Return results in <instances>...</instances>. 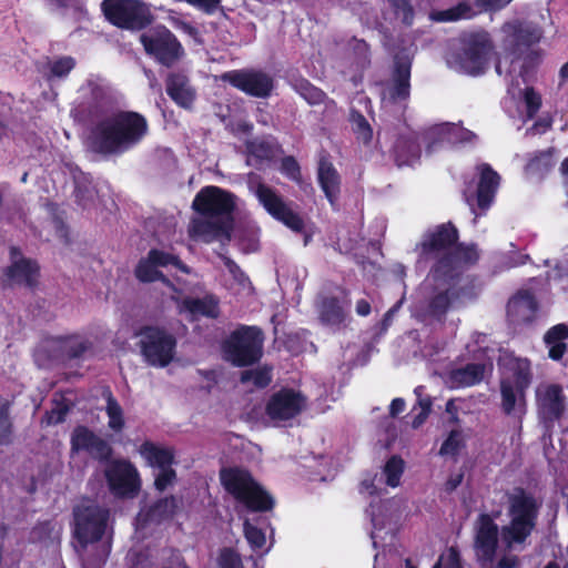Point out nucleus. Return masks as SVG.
<instances>
[{
    "label": "nucleus",
    "instance_id": "nucleus-1",
    "mask_svg": "<svg viewBox=\"0 0 568 568\" xmlns=\"http://www.w3.org/2000/svg\"><path fill=\"white\" fill-rule=\"evenodd\" d=\"M236 195L216 185L203 186L194 196L186 233L195 243L230 244L235 232Z\"/></svg>",
    "mask_w": 568,
    "mask_h": 568
},
{
    "label": "nucleus",
    "instance_id": "nucleus-2",
    "mask_svg": "<svg viewBox=\"0 0 568 568\" xmlns=\"http://www.w3.org/2000/svg\"><path fill=\"white\" fill-rule=\"evenodd\" d=\"M148 132L149 123L143 114L119 110L90 128L87 146L102 156L119 155L140 144Z\"/></svg>",
    "mask_w": 568,
    "mask_h": 568
},
{
    "label": "nucleus",
    "instance_id": "nucleus-3",
    "mask_svg": "<svg viewBox=\"0 0 568 568\" xmlns=\"http://www.w3.org/2000/svg\"><path fill=\"white\" fill-rule=\"evenodd\" d=\"M509 523L500 528L501 542L507 549L524 545L535 530L541 503L521 487L506 494Z\"/></svg>",
    "mask_w": 568,
    "mask_h": 568
},
{
    "label": "nucleus",
    "instance_id": "nucleus-4",
    "mask_svg": "<svg viewBox=\"0 0 568 568\" xmlns=\"http://www.w3.org/2000/svg\"><path fill=\"white\" fill-rule=\"evenodd\" d=\"M500 373L501 409L511 415L516 409L524 410L526 405V389L532 382L530 362L527 358L516 357L511 353H504L498 359Z\"/></svg>",
    "mask_w": 568,
    "mask_h": 568
},
{
    "label": "nucleus",
    "instance_id": "nucleus-5",
    "mask_svg": "<svg viewBox=\"0 0 568 568\" xmlns=\"http://www.w3.org/2000/svg\"><path fill=\"white\" fill-rule=\"evenodd\" d=\"M390 486V457H386L381 476L366 473L359 483V493L373 497L369 503V515L373 524L372 539L376 547L378 540H385L390 530L387 525L390 523V504L387 498V487Z\"/></svg>",
    "mask_w": 568,
    "mask_h": 568
},
{
    "label": "nucleus",
    "instance_id": "nucleus-6",
    "mask_svg": "<svg viewBox=\"0 0 568 568\" xmlns=\"http://www.w3.org/2000/svg\"><path fill=\"white\" fill-rule=\"evenodd\" d=\"M224 361L234 367H250L261 362L264 354V333L258 326L239 325L222 342Z\"/></svg>",
    "mask_w": 568,
    "mask_h": 568
},
{
    "label": "nucleus",
    "instance_id": "nucleus-7",
    "mask_svg": "<svg viewBox=\"0 0 568 568\" xmlns=\"http://www.w3.org/2000/svg\"><path fill=\"white\" fill-rule=\"evenodd\" d=\"M135 336L140 337L138 345L148 365L164 368L174 359L178 341L165 327L142 325Z\"/></svg>",
    "mask_w": 568,
    "mask_h": 568
},
{
    "label": "nucleus",
    "instance_id": "nucleus-8",
    "mask_svg": "<svg viewBox=\"0 0 568 568\" xmlns=\"http://www.w3.org/2000/svg\"><path fill=\"white\" fill-rule=\"evenodd\" d=\"M145 465L153 470V487L163 493L173 487L178 481V473L174 469L176 450L173 446L144 440L138 449Z\"/></svg>",
    "mask_w": 568,
    "mask_h": 568
},
{
    "label": "nucleus",
    "instance_id": "nucleus-9",
    "mask_svg": "<svg viewBox=\"0 0 568 568\" xmlns=\"http://www.w3.org/2000/svg\"><path fill=\"white\" fill-rule=\"evenodd\" d=\"M101 10L105 19L122 30L141 31L154 21V14L142 0H103Z\"/></svg>",
    "mask_w": 568,
    "mask_h": 568
},
{
    "label": "nucleus",
    "instance_id": "nucleus-10",
    "mask_svg": "<svg viewBox=\"0 0 568 568\" xmlns=\"http://www.w3.org/2000/svg\"><path fill=\"white\" fill-rule=\"evenodd\" d=\"M72 536L81 550L99 542L105 534L110 511L98 504L78 505L72 510Z\"/></svg>",
    "mask_w": 568,
    "mask_h": 568
},
{
    "label": "nucleus",
    "instance_id": "nucleus-11",
    "mask_svg": "<svg viewBox=\"0 0 568 568\" xmlns=\"http://www.w3.org/2000/svg\"><path fill=\"white\" fill-rule=\"evenodd\" d=\"M140 43L148 57L169 69L176 65L185 55L181 41L163 24L143 32L140 36Z\"/></svg>",
    "mask_w": 568,
    "mask_h": 568
},
{
    "label": "nucleus",
    "instance_id": "nucleus-12",
    "mask_svg": "<svg viewBox=\"0 0 568 568\" xmlns=\"http://www.w3.org/2000/svg\"><path fill=\"white\" fill-rule=\"evenodd\" d=\"M494 49L495 45L488 32L466 33L460 38V50L455 57V63L468 74H479L484 71Z\"/></svg>",
    "mask_w": 568,
    "mask_h": 568
},
{
    "label": "nucleus",
    "instance_id": "nucleus-13",
    "mask_svg": "<svg viewBox=\"0 0 568 568\" xmlns=\"http://www.w3.org/2000/svg\"><path fill=\"white\" fill-rule=\"evenodd\" d=\"M41 267L38 261L26 257L22 251H10L9 264L0 268L2 290L24 287L36 291L40 284Z\"/></svg>",
    "mask_w": 568,
    "mask_h": 568
},
{
    "label": "nucleus",
    "instance_id": "nucleus-14",
    "mask_svg": "<svg viewBox=\"0 0 568 568\" xmlns=\"http://www.w3.org/2000/svg\"><path fill=\"white\" fill-rule=\"evenodd\" d=\"M109 490L116 497L133 498L141 489V478L136 467L124 458L113 459L104 468Z\"/></svg>",
    "mask_w": 568,
    "mask_h": 568
},
{
    "label": "nucleus",
    "instance_id": "nucleus-15",
    "mask_svg": "<svg viewBox=\"0 0 568 568\" xmlns=\"http://www.w3.org/2000/svg\"><path fill=\"white\" fill-rule=\"evenodd\" d=\"M255 196L263 209L276 221L294 232H302L305 223L303 217L295 212L276 190L265 183H258Z\"/></svg>",
    "mask_w": 568,
    "mask_h": 568
},
{
    "label": "nucleus",
    "instance_id": "nucleus-16",
    "mask_svg": "<svg viewBox=\"0 0 568 568\" xmlns=\"http://www.w3.org/2000/svg\"><path fill=\"white\" fill-rule=\"evenodd\" d=\"M223 82L254 98H268L274 90V79L257 69H239L224 72Z\"/></svg>",
    "mask_w": 568,
    "mask_h": 568
},
{
    "label": "nucleus",
    "instance_id": "nucleus-17",
    "mask_svg": "<svg viewBox=\"0 0 568 568\" xmlns=\"http://www.w3.org/2000/svg\"><path fill=\"white\" fill-rule=\"evenodd\" d=\"M474 530L476 557L483 568H485L487 564H491L495 558L500 530L498 525L494 521L493 516L488 514L478 516L474 525Z\"/></svg>",
    "mask_w": 568,
    "mask_h": 568
},
{
    "label": "nucleus",
    "instance_id": "nucleus-18",
    "mask_svg": "<svg viewBox=\"0 0 568 568\" xmlns=\"http://www.w3.org/2000/svg\"><path fill=\"white\" fill-rule=\"evenodd\" d=\"M305 403L306 398L300 392L283 387L270 396L265 414L273 422H286L300 415Z\"/></svg>",
    "mask_w": 568,
    "mask_h": 568
},
{
    "label": "nucleus",
    "instance_id": "nucleus-19",
    "mask_svg": "<svg viewBox=\"0 0 568 568\" xmlns=\"http://www.w3.org/2000/svg\"><path fill=\"white\" fill-rule=\"evenodd\" d=\"M149 257L141 260L135 267V277L142 283H152L161 281L165 285L170 284V280L158 270L159 266H166L168 264H174L182 272L189 274L190 270L186 265L182 264L178 257L165 254L164 251H149Z\"/></svg>",
    "mask_w": 568,
    "mask_h": 568
},
{
    "label": "nucleus",
    "instance_id": "nucleus-20",
    "mask_svg": "<svg viewBox=\"0 0 568 568\" xmlns=\"http://www.w3.org/2000/svg\"><path fill=\"white\" fill-rule=\"evenodd\" d=\"M536 402L539 417L551 423L561 417L565 410L564 389L558 384L542 383L536 388Z\"/></svg>",
    "mask_w": 568,
    "mask_h": 568
},
{
    "label": "nucleus",
    "instance_id": "nucleus-21",
    "mask_svg": "<svg viewBox=\"0 0 568 568\" xmlns=\"http://www.w3.org/2000/svg\"><path fill=\"white\" fill-rule=\"evenodd\" d=\"M317 181L334 210H337L341 193V175L327 152H322L317 163Z\"/></svg>",
    "mask_w": 568,
    "mask_h": 568
},
{
    "label": "nucleus",
    "instance_id": "nucleus-22",
    "mask_svg": "<svg viewBox=\"0 0 568 568\" xmlns=\"http://www.w3.org/2000/svg\"><path fill=\"white\" fill-rule=\"evenodd\" d=\"M220 480L224 489L239 503L256 484L248 470L239 467L221 469Z\"/></svg>",
    "mask_w": 568,
    "mask_h": 568
},
{
    "label": "nucleus",
    "instance_id": "nucleus-23",
    "mask_svg": "<svg viewBox=\"0 0 568 568\" xmlns=\"http://www.w3.org/2000/svg\"><path fill=\"white\" fill-rule=\"evenodd\" d=\"M412 55L406 51L396 54L393 65V100L409 97Z\"/></svg>",
    "mask_w": 568,
    "mask_h": 568
},
{
    "label": "nucleus",
    "instance_id": "nucleus-24",
    "mask_svg": "<svg viewBox=\"0 0 568 568\" xmlns=\"http://www.w3.org/2000/svg\"><path fill=\"white\" fill-rule=\"evenodd\" d=\"M318 318L323 325L334 329H341L346 326L348 313L346 307L336 296H325L317 306Z\"/></svg>",
    "mask_w": 568,
    "mask_h": 568
},
{
    "label": "nucleus",
    "instance_id": "nucleus-25",
    "mask_svg": "<svg viewBox=\"0 0 568 568\" xmlns=\"http://www.w3.org/2000/svg\"><path fill=\"white\" fill-rule=\"evenodd\" d=\"M180 508V499L174 495L159 498L141 514L144 524H161L174 517Z\"/></svg>",
    "mask_w": 568,
    "mask_h": 568
},
{
    "label": "nucleus",
    "instance_id": "nucleus-26",
    "mask_svg": "<svg viewBox=\"0 0 568 568\" xmlns=\"http://www.w3.org/2000/svg\"><path fill=\"white\" fill-rule=\"evenodd\" d=\"M537 312V302L535 297L523 292L513 297L508 303V317L514 324L530 323Z\"/></svg>",
    "mask_w": 568,
    "mask_h": 568
},
{
    "label": "nucleus",
    "instance_id": "nucleus-27",
    "mask_svg": "<svg viewBox=\"0 0 568 568\" xmlns=\"http://www.w3.org/2000/svg\"><path fill=\"white\" fill-rule=\"evenodd\" d=\"M168 95L180 106L189 108L194 93L189 85V78L182 72H172L165 79Z\"/></svg>",
    "mask_w": 568,
    "mask_h": 568
},
{
    "label": "nucleus",
    "instance_id": "nucleus-28",
    "mask_svg": "<svg viewBox=\"0 0 568 568\" xmlns=\"http://www.w3.org/2000/svg\"><path fill=\"white\" fill-rule=\"evenodd\" d=\"M181 306L190 314L191 321L200 316L215 320L220 315L219 300L212 294L204 297H185Z\"/></svg>",
    "mask_w": 568,
    "mask_h": 568
},
{
    "label": "nucleus",
    "instance_id": "nucleus-29",
    "mask_svg": "<svg viewBox=\"0 0 568 568\" xmlns=\"http://www.w3.org/2000/svg\"><path fill=\"white\" fill-rule=\"evenodd\" d=\"M480 180L477 189V203L481 210L487 209L499 184V175L487 164L479 166Z\"/></svg>",
    "mask_w": 568,
    "mask_h": 568
},
{
    "label": "nucleus",
    "instance_id": "nucleus-30",
    "mask_svg": "<svg viewBox=\"0 0 568 568\" xmlns=\"http://www.w3.org/2000/svg\"><path fill=\"white\" fill-rule=\"evenodd\" d=\"M568 338V326L558 324L548 329L544 336V342L548 347V356L552 361H560L568 349L566 339Z\"/></svg>",
    "mask_w": 568,
    "mask_h": 568
},
{
    "label": "nucleus",
    "instance_id": "nucleus-31",
    "mask_svg": "<svg viewBox=\"0 0 568 568\" xmlns=\"http://www.w3.org/2000/svg\"><path fill=\"white\" fill-rule=\"evenodd\" d=\"M458 234L450 223L437 226L423 242V248H450L457 243Z\"/></svg>",
    "mask_w": 568,
    "mask_h": 568
},
{
    "label": "nucleus",
    "instance_id": "nucleus-32",
    "mask_svg": "<svg viewBox=\"0 0 568 568\" xmlns=\"http://www.w3.org/2000/svg\"><path fill=\"white\" fill-rule=\"evenodd\" d=\"M240 504L244 505L250 511L265 513L272 510L275 503L273 497L256 483Z\"/></svg>",
    "mask_w": 568,
    "mask_h": 568
},
{
    "label": "nucleus",
    "instance_id": "nucleus-33",
    "mask_svg": "<svg viewBox=\"0 0 568 568\" xmlns=\"http://www.w3.org/2000/svg\"><path fill=\"white\" fill-rule=\"evenodd\" d=\"M485 367L480 364H468L463 368L452 371L448 383L452 387H464L479 383L484 377Z\"/></svg>",
    "mask_w": 568,
    "mask_h": 568
},
{
    "label": "nucleus",
    "instance_id": "nucleus-34",
    "mask_svg": "<svg viewBox=\"0 0 568 568\" xmlns=\"http://www.w3.org/2000/svg\"><path fill=\"white\" fill-rule=\"evenodd\" d=\"M470 252L474 253V260H477L476 251H449L440 261L437 266L433 271V277L435 280L444 278V277H453L452 272L454 270H458L460 261L465 257V255Z\"/></svg>",
    "mask_w": 568,
    "mask_h": 568
},
{
    "label": "nucleus",
    "instance_id": "nucleus-35",
    "mask_svg": "<svg viewBox=\"0 0 568 568\" xmlns=\"http://www.w3.org/2000/svg\"><path fill=\"white\" fill-rule=\"evenodd\" d=\"M12 403L0 400V447L10 446L14 439V422L11 415Z\"/></svg>",
    "mask_w": 568,
    "mask_h": 568
},
{
    "label": "nucleus",
    "instance_id": "nucleus-36",
    "mask_svg": "<svg viewBox=\"0 0 568 568\" xmlns=\"http://www.w3.org/2000/svg\"><path fill=\"white\" fill-rule=\"evenodd\" d=\"M98 436L93 430L84 425H78L71 433L70 445L72 453L85 452L93 446Z\"/></svg>",
    "mask_w": 568,
    "mask_h": 568
},
{
    "label": "nucleus",
    "instance_id": "nucleus-37",
    "mask_svg": "<svg viewBox=\"0 0 568 568\" xmlns=\"http://www.w3.org/2000/svg\"><path fill=\"white\" fill-rule=\"evenodd\" d=\"M429 135L447 136L450 142H469L475 138V134L469 130L460 128L455 124L444 123L432 128L428 131Z\"/></svg>",
    "mask_w": 568,
    "mask_h": 568
},
{
    "label": "nucleus",
    "instance_id": "nucleus-38",
    "mask_svg": "<svg viewBox=\"0 0 568 568\" xmlns=\"http://www.w3.org/2000/svg\"><path fill=\"white\" fill-rule=\"evenodd\" d=\"M294 90L310 104L318 105L326 101L327 94L306 79L297 80L293 84Z\"/></svg>",
    "mask_w": 568,
    "mask_h": 568
},
{
    "label": "nucleus",
    "instance_id": "nucleus-39",
    "mask_svg": "<svg viewBox=\"0 0 568 568\" xmlns=\"http://www.w3.org/2000/svg\"><path fill=\"white\" fill-rule=\"evenodd\" d=\"M272 367L264 365L254 369H245L240 374L242 384L253 383L257 388H266L272 383Z\"/></svg>",
    "mask_w": 568,
    "mask_h": 568
},
{
    "label": "nucleus",
    "instance_id": "nucleus-40",
    "mask_svg": "<svg viewBox=\"0 0 568 568\" xmlns=\"http://www.w3.org/2000/svg\"><path fill=\"white\" fill-rule=\"evenodd\" d=\"M105 412L109 417V428L115 433L122 432L125 425L123 409L111 390H108Z\"/></svg>",
    "mask_w": 568,
    "mask_h": 568
},
{
    "label": "nucleus",
    "instance_id": "nucleus-41",
    "mask_svg": "<svg viewBox=\"0 0 568 568\" xmlns=\"http://www.w3.org/2000/svg\"><path fill=\"white\" fill-rule=\"evenodd\" d=\"M397 163L398 165L408 163L410 160L417 159L420 149L416 143V139L412 135L399 136L396 143Z\"/></svg>",
    "mask_w": 568,
    "mask_h": 568
},
{
    "label": "nucleus",
    "instance_id": "nucleus-42",
    "mask_svg": "<svg viewBox=\"0 0 568 568\" xmlns=\"http://www.w3.org/2000/svg\"><path fill=\"white\" fill-rule=\"evenodd\" d=\"M349 121L352 123V130L358 141L364 144L371 143L373 139V129L366 118L355 109L351 110Z\"/></svg>",
    "mask_w": 568,
    "mask_h": 568
},
{
    "label": "nucleus",
    "instance_id": "nucleus-43",
    "mask_svg": "<svg viewBox=\"0 0 568 568\" xmlns=\"http://www.w3.org/2000/svg\"><path fill=\"white\" fill-rule=\"evenodd\" d=\"M473 14L471 6L467 2H460L446 10L433 11L430 18L435 21H456L463 18H469Z\"/></svg>",
    "mask_w": 568,
    "mask_h": 568
},
{
    "label": "nucleus",
    "instance_id": "nucleus-44",
    "mask_svg": "<svg viewBox=\"0 0 568 568\" xmlns=\"http://www.w3.org/2000/svg\"><path fill=\"white\" fill-rule=\"evenodd\" d=\"M245 146L247 153L260 161L271 160L275 154V145L267 139H253Z\"/></svg>",
    "mask_w": 568,
    "mask_h": 568
},
{
    "label": "nucleus",
    "instance_id": "nucleus-45",
    "mask_svg": "<svg viewBox=\"0 0 568 568\" xmlns=\"http://www.w3.org/2000/svg\"><path fill=\"white\" fill-rule=\"evenodd\" d=\"M84 111L87 113L88 119L91 121H100L106 118L108 109L101 89L95 88L92 91V99L88 101Z\"/></svg>",
    "mask_w": 568,
    "mask_h": 568
},
{
    "label": "nucleus",
    "instance_id": "nucleus-46",
    "mask_svg": "<svg viewBox=\"0 0 568 568\" xmlns=\"http://www.w3.org/2000/svg\"><path fill=\"white\" fill-rule=\"evenodd\" d=\"M244 537L253 550H260L265 546V532L251 524L247 519L243 524Z\"/></svg>",
    "mask_w": 568,
    "mask_h": 568
},
{
    "label": "nucleus",
    "instance_id": "nucleus-47",
    "mask_svg": "<svg viewBox=\"0 0 568 568\" xmlns=\"http://www.w3.org/2000/svg\"><path fill=\"white\" fill-rule=\"evenodd\" d=\"M88 454L99 463L108 465V463L112 462L113 448L112 446L103 438L99 437L93 446L89 449Z\"/></svg>",
    "mask_w": 568,
    "mask_h": 568
},
{
    "label": "nucleus",
    "instance_id": "nucleus-48",
    "mask_svg": "<svg viewBox=\"0 0 568 568\" xmlns=\"http://www.w3.org/2000/svg\"><path fill=\"white\" fill-rule=\"evenodd\" d=\"M448 306L449 297L447 295V292H442L430 300L426 308V315L439 320L446 313Z\"/></svg>",
    "mask_w": 568,
    "mask_h": 568
},
{
    "label": "nucleus",
    "instance_id": "nucleus-49",
    "mask_svg": "<svg viewBox=\"0 0 568 568\" xmlns=\"http://www.w3.org/2000/svg\"><path fill=\"white\" fill-rule=\"evenodd\" d=\"M217 565L219 568H244L241 555L231 547L220 550Z\"/></svg>",
    "mask_w": 568,
    "mask_h": 568
},
{
    "label": "nucleus",
    "instance_id": "nucleus-50",
    "mask_svg": "<svg viewBox=\"0 0 568 568\" xmlns=\"http://www.w3.org/2000/svg\"><path fill=\"white\" fill-rule=\"evenodd\" d=\"M281 172L293 182H302L301 166L293 155H286L281 160Z\"/></svg>",
    "mask_w": 568,
    "mask_h": 568
},
{
    "label": "nucleus",
    "instance_id": "nucleus-51",
    "mask_svg": "<svg viewBox=\"0 0 568 568\" xmlns=\"http://www.w3.org/2000/svg\"><path fill=\"white\" fill-rule=\"evenodd\" d=\"M552 166V150L540 152L526 166L532 173H542Z\"/></svg>",
    "mask_w": 568,
    "mask_h": 568
},
{
    "label": "nucleus",
    "instance_id": "nucleus-52",
    "mask_svg": "<svg viewBox=\"0 0 568 568\" xmlns=\"http://www.w3.org/2000/svg\"><path fill=\"white\" fill-rule=\"evenodd\" d=\"M528 119H532L541 106V97L532 87H527L523 92Z\"/></svg>",
    "mask_w": 568,
    "mask_h": 568
},
{
    "label": "nucleus",
    "instance_id": "nucleus-53",
    "mask_svg": "<svg viewBox=\"0 0 568 568\" xmlns=\"http://www.w3.org/2000/svg\"><path fill=\"white\" fill-rule=\"evenodd\" d=\"M69 410L70 408L65 403L59 402L53 408L45 412L44 416L42 417V424L48 426L61 424L65 420Z\"/></svg>",
    "mask_w": 568,
    "mask_h": 568
},
{
    "label": "nucleus",
    "instance_id": "nucleus-54",
    "mask_svg": "<svg viewBox=\"0 0 568 568\" xmlns=\"http://www.w3.org/2000/svg\"><path fill=\"white\" fill-rule=\"evenodd\" d=\"M74 67L75 60L72 57H61L51 63L50 72L52 77L64 78Z\"/></svg>",
    "mask_w": 568,
    "mask_h": 568
},
{
    "label": "nucleus",
    "instance_id": "nucleus-55",
    "mask_svg": "<svg viewBox=\"0 0 568 568\" xmlns=\"http://www.w3.org/2000/svg\"><path fill=\"white\" fill-rule=\"evenodd\" d=\"M393 12L405 26H410L414 19V9L407 0H393Z\"/></svg>",
    "mask_w": 568,
    "mask_h": 568
},
{
    "label": "nucleus",
    "instance_id": "nucleus-56",
    "mask_svg": "<svg viewBox=\"0 0 568 568\" xmlns=\"http://www.w3.org/2000/svg\"><path fill=\"white\" fill-rule=\"evenodd\" d=\"M187 4L196 8L205 14H213L217 10H223L221 0H184Z\"/></svg>",
    "mask_w": 568,
    "mask_h": 568
},
{
    "label": "nucleus",
    "instance_id": "nucleus-57",
    "mask_svg": "<svg viewBox=\"0 0 568 568\" xmlns=\"http://www.w3.org/2000/svg\"><path fill=\"white\" fill-rule=\"evenodd\" d=\"M462 445L460 433L453 430L440 447V455H455Z\"/></svg>",
    "mask_w": 568,
    "mask_h": 568
},
{
    "label": "nucleus",
    "instance_id": "nucleus-58",
    "mask_svg": "<svg viewBox=\"0 0 568 568\" xmlns=\"http://www.w3.org/2000/svg\"><path fill=\"white\" fill-rule=\"evenodd\" d=\"M110 547L108 549H103L100 554H93L84 557L82 559L84 568H101L109 556Z\"/></svg>",
    "mask_w": 568,
    "mask_h": 568
},
{
    "label": "nucleus",
    "instance_id": "nucleus-59",
    "mask_svg": "<svg viewBox=\"0 0 568 568\" xmlns=\"http://www.w3.org/2000/svg\"><path fill=\"white\" fill-rule=\"evenodd\" d=\"M91 347L89 341H81L67 346L65 355L69 359H78Z\"/></svg>",
    "mask_w": 568,
    "mask_h": 568
},
{
    "label": "nucleus",
    "instance_id": "nucleus-60",
    "mask_svg": "<svg viewBox=\"0 0 568 568\" xmlns=\"http://www.w3.org/2000/svg\"><path fill=\"white\" fill-rule=\"evenodd\" d=\"M418 405H419L420 412L416 415V417L414 418V420L412 423L413 428H418L426 420V418L430 412L432 402L429 398H424V399L419 398Z\"/></svg>",
    "mask_w": 568,
    "mask_h": 568
},
{
    "label": "nucleus",
    "instance_id": "nucleus-61",
    "mask_svg": "<svg viewBox=\"0 0 568 568\" xmlns=\"http://www.w3.org/2000/svg\"><path fill=\"white\" fill-rule=\"evenodd\" d=\"M510 1L511 0H475V4L481 11H495L501 9Z\"/></svg>",
    "mask_w": 568,
    "mask_h": 568
},
{
    "label": "nucleus",
    "instance_id": "nucleus-62",
    "mask_svg": "<svg viewBox=\"0 0 568 568\" xmlns=\"http://www.w3.org/2000/svg\"><path fill=\"white\" fill-rule=\"evenodd\" d=\"M393 487L399 484V477L404 471L405 463L402 458L393 456Z\"/></svg>",
    "mask_w": 568,
    "mask_h": 568
},
{
    "label": "nucleus",
    "instance_id": "nucleus-63",
    "mask_svg": "<svg viewBox=\"0 0 568 568\" xmlns=\"http://www.w3.org/2000/svg\"><path fill=\"white\" fill-rule=\"evenodd\" d=\"M446 568H462L459 551L455 547L448 549Z\"/></svg>",
    "mask_w": 568,
    "mask_h": 568
},
{
    "label": "nucleus",
    "instance_id": "nucleus-64",
    "mask_svg": "<svg viewBox=\"0 0 568 568\" xmlns=\"http://www.w3.org/2000/svg\"><path fill=\"white\" fill-rule=\"evenodd\" d=\"M551 124H552L551 116H544L534 123L531 131L534 133L540 134V133L546 132L548 129H550Z\"/></svg>",
    "mask_w": 568,
    "mask_h": 568
}]
</instances>
